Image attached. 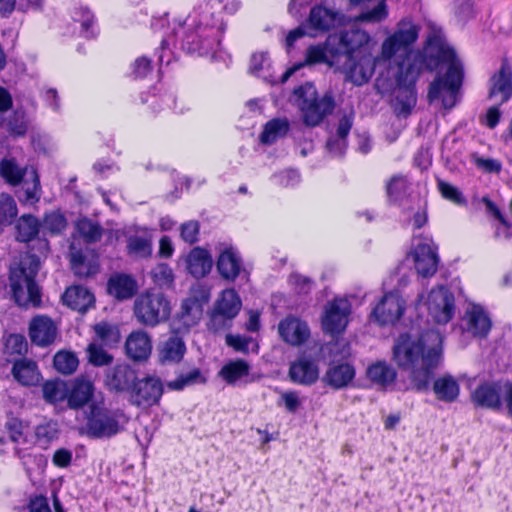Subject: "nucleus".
Segmentation results:
<instances>
[{
    "label": "nucleus",
    "instance_id": "nucleus-32",
    "mask_svg": "<svg viewBox=\"0 0 512 512\" xmlns=\"http://www.w3.org/2000/svg\"><path fill=\"white\" fill-rule=\"evenodd\" d=\"M11 373L15 380L25 386L36 385L41 376L36 362L27 358L16 360Z\"/></svg>",
    "mask_w": 512,
    "mask_h": 512
},
{
    "label": "nucleus",
    "instance_id": "nucleus-57",
    "mask_svg": "<svg viewBox=\"0 0 512 512\" xmlns=\"http://www.w3.org/2000/svg\"><path fill=\"white\" fill-rule=\"evenodd\" d=\"M128 252L137 257H148L152 252L151 242L143 237H130L127 244Z\"/></svg>",
    "mask_w": 512,
    "mask_h": 512
},
{
    "label": "nucleus",
    "instance_id": "nucleus-5",
    "mask_svg": "<svg viewBox=\"0 0 512 512\" xmlns=\"http://www.w3.org/2000/svg\"><path fill=\"white\" fill-rule=\"evenodd\" d=\"M423 63V56L410 47L403 55L399 58L395 57L385 66L389 70H393L392 75L397 83L392 102L397 114L408 115L415 107L417 102L415 83L421 73Z\"/></svg>",
    "mask_w": 512,
    "mask_h": 512
},
{
    "label": "nucleus",
    "instance_id": "nucleus-1",
    "mask_svg": "<svg viewBox=\"0 0 512 512\" xmlns=\"http://www.w3.org/2000/svg\"><path fill=\"white\" fill-rule=\"evenodd\" d=\"M420 27L411 18L401 19L394 31L382 44L379 55L373 56L374 41L371 35L362 29L352 28L328 36L329 49L342 63L345 73L356 85L366 83L377 67L386 66L395 57L413 47L419 36Z\"/></svg>",
    "mask_w": 512,
    "mask_h": 512
},
{
    "label": "nucleus",
    "instance_id": "nucleus-23",
    "mask_svg": "<svg viewBox=\"0 0 512 512\" xmlns=\"http://www.w3.org/2000/svg\"><path fill=\"white\" fill-rule=\"evenodd\" d=\"M135 379L136 373L129 365L118 364L106 371L105 385L111 391H129Z\"/></svg>",
    "mask_w": 512,
    "mask_h": 512
},
{
    "label": "nucleus",
    "instance_id": "nucleus-13",
    "mask_svg": "<svg viewBox=\"0 0 512 512\" xmlns=\"http://www.w3.org/2000/svg\"><path fill=\"white\" fill-rule=\"evenodd\" d=\"M351 313V303L347 298H335L325 307V313L322 318V326L326 333L340 334L347 324Z\"/></svg>",
    "mask_w": 512,
    "mask_h": 512
},
{
    "label": "nucleus",
    "instance_id": "nucleus-25",
    "mask_svg": "<svg viewBox=\"0 0 512 512\" xmlns=\"http://www.w3.org/2000/svg\"><path fill=\"white\" fill-rule=\"evenodd\" d=\"M57 328L53 321L46 316L33 318L29 326L31 341L38 346H47L54 342Z\"/></svg>",
    "mask_w": 512,
    "mask_h": 512
},
{
    "label": "nucleus",
    "instance_id": "nucleus-44",
    "mask_svg": "<svg viewBox=\"0 0 512 512\" xmlns=\"http://www.w3.org/2000/svg\"><path fill=\"white\" fill-rule=\"evenodd\" d=\"M17 239L23 242L32 240L40 229L38 219L30 214L22 215L16 225Z\"/></svg>",
    "mask_w": 512,
    "mask_h": 512
},
{
    "label": "nucleus",
    "instance_id": "nucleus-4",
    "mask_svg": "<svg viewBox=\"0 0 512 512\" xmlns=\"http://www.w3.org/2000/svg\"><path fill=\"white\" fill-rule=\"evenodd\" d=\"M224 29L223 20L213 12L194 10L174 33L183 50L205 56L217 50Z\"/></svg>",
    "mask_w": 512,
    "mask_h": 512
},
{
    "label": "nucleus",
    "instance_id": "nucleus-53",
    "mask_svg": "<svg viewBox=\"0 0 512 512\" xmlns=\"http://www.w3.org/2000/svg\"><path fill=\"white\" fill-rule=\"evenodd\" d=\"M17 215L14 199L6 193L0 194V227L10 225Z\"/></svg>",
    "mask_w": 512,
    "mask_h": 512
},
{
    "label": "nucleus",
    "instance_id": "nucleus-62",
    "mask_svg": "<svg viewBox=\"0 0 512 512\" xmlns=\"http://www.w3.org/2000/svg\"><path fill=\"white\" fill-rule=\"evenodd\" d=\"M289 285L298 294H307L312 287V281L300 274L293 273L288 279Z\"/></svg>",
    "mask_w": 512,
    "mask_h": 512
},
{
    "label": "nucleus",
    "instance_id": "nucleus-55",
    "mask_svg": "<svg viewBox=\"0 0 512 512\" xmlns=\"http://www.w3.org/2000/svg\"><path fill=\"white\" fill-rule=\"evenodd\" d=\"M378 4L372 9L362 12L357 19L368 23H380L388 17L386 0H377Z\"/></svg>",
    "mask_w": 512,
    "mask_h": 512
},
{
    "label": "nucleus",
    "instance_id": "nucleus-10",
    "mask_svg": "<svg viewBox=\"0 0 512 512\" xmlns=\"http://www.w3.org/2000/svg\"><path fill=\"white\" fill-rule=\"evenodd\" d=\"M86 418L85 433L91 438H110L121 430L117 415L105 407L104 401H94Z\"/></svg>",
    "mask_w": 512,
    "mask_h": 512
},
{
    "label": "nucleus",
    "instance_id": "nucleus-31",
    "mask_svg": "<svg viewBox=\"0 0 512 512\" xmlns=\"http://www.w3.org/2000/svg\"><path fill=\"white\" fill-rule=\"evenodd\" d=\"M186 345L178 336L169 337L160 343L158 347V358L162 364L178 363L184 357Z\"/></svg>",
    "mask_w": 512,
    "mask_h": 512
},
{
    "label": "nucleus",
    "instance_id": "nucleus-24",
    "mask_svg": "<svg viewBox=\"0 0 512 512\" xmlns=\"http://www.w3.org/2000/svg\"><path fill=\"white\" fill-rule=\"evenodd\" d=\"M126 353L134 361H145L152 352V340L150 335L143 331H133L125 342Z\"/></svg>",
    "mask_w": 512,
    "mask_h": 512
},
{
    "label": "nucleus",
    "instance_id": "nucleus-3",
    "mask_svg": "<svg viewBox=\"0 0 512 512\" xmlns=\"http://www.w3.org/2000/svg\"><path fill=\"white\" fill-rule=\"evenodd\" d=\"M424 52L438 62H447L449 67L444 76L437 77L429 86L428 101H439L441 106L452 109L459 101V90L463 79V66L455 51L444 41L441 30H433L427 36Z\"/></svg>",
    "mask_w": 512,
    "mask_h": 512
},
{
    "label": "nucleus",
    "instance_id": "nucleus-35",
    "mask_svg": "<svg viewBox=\"0 0 512 512\" xmlns=\"http://www.w3.org/2000/svg\"><path fill=\"white\" fill-rule=\"evenodd\" d=\"M108 292L118 300H125L136 292V283L130 276L114 275L109 279Z\"/></svg>",
    "mask_w": 512,
    "mask_h": 512
},
{
    "label": "nucleus",
    "instance_id": "nucleus-42",
    "mask_svg": "<svg viewBox=\"0 0 512 512\" xmlns=\"http://www.w3.org/2000/svg\"><path fill=\"white\" fill-rule=\"evenodd\" d=\"M289 130V122L285 118H276L267 122L260 135L263 144H272L284 137Z\"/></svg>",
    "mask_w": 512,
    "mask_h": 512
},
{
    "label": "nucleus",
    "instance_id": "nucleus-43",
    "mask_svg": "<svg viewBox=\"0 0 512 512\" xmlns=\"http://www.w3.org/2000/svg\"><path fill=\"white\" fill-rule=\"evenodd\" d=\"M73 21L80 24V34L85 38H93L97 34V24L93 13L87 8H78L73 13Z\"/></svg>",
    "mask_w": 512,
    "mask_h": 512
},
{
    "label": "nucleus",
    "instance_id": "nucleus-64",
    "mask_svg": "<svg viewBox=\"0 0 512 512\" xmlns=\"http://www.w3.org/2000/svg\"><path fill=\"white\" fill-rule=\"evenodd\" d=\"M6 348L13 354H22L27 350V341L20 334H11L6 339Z\"/></svg>",
    "mask_w": 512,
    "mask_h": 512
},
{
    "label": "nucleus",
    "instance_id": "nucleus-63",
    "mask_svg": "<svg viewBox=\"0 0 512 512\" xmlns=\"http://www.w3.org/2000/svg\"><path fill=\"white\" fill-rule=\"evenodd\" d=\"M273 179L278 185L284 187L295 186L300 181V175L297 170L287 169L273 175Z\"/></svg>",
    "mask_w": 512,
    "mask_h": 512
},
{
    "label": "nucleus",
    "instance_id": "nucleus-37",
    "mask_svg": "<svg viewBox=\"0 0 512 512\" xmlns=\"http://www.w3.org/2000/svg\"><path fill=\"white\" fill-rule=\"evenodd\" d=\"M29 172V167L19 166L13 158H4L0 162V175L12 186L21 184L23 178L29 175Z\"/></svg>",
    "mask_w": 512,
    "mask_h": 512
},
{
    "label": "nucleus",
    "instance_id": "nucleus-47",
    "mask_svg": "<svg viewBox=\"0 0 512 512\" xmlns=\"http://www.w3.org/2000/svg\"><path fill=\"white\" fill-rule=\"evenodd\" d=\"M482 201L485 204L487 211L493 214V216L499 221V223L495 226L494 238L499 241H505L510 239V226L504 219L500 210L489 198L484 197Z\"/></svg>",
    "mask_w": 512,
    "mask_h": 512
},
{
    "label": "nucleus",
    "instance_id": "nucleus-50",
    "mask_svg": "<svg viewBox=\"0 0 512 512\" xmlns=\"http://www.w3.org/2000/svg\"><path fill=\"white\" fill-rule=\"evenodd\" d=\"M54 367L62 374H72L78 367V359L72 352L59 351L54 356Z\"/></svg>",
    "mask_w": 512,
    "mask_h": 512
},
{
    "label": "nucleus",
    "instance_id": "nucleus-7",
    "mask_svg": "<svg viewBox=\"0 0 512 512\" xmlns=\"http://www.w3.org/2000/svg\"><path fill=\"white\" fill-rule=\"evenodd\" d=\"M293 97L302 112L304 122L309 126L321 123L324 117L334 109L333 97L325 94L319 98L312 83H306L294 89Z\"/></svg>",
    "mask_w": 512,
    "mask_h": 512
},
{
    "label": "nucleus",
    "instance_id": "nucleus-16",
    "mask_svg": "<svg viewBox=\"0 0 512 512\" xmlns=\"http://www.w3.org/2000/svg\"><path fill=\"white\" fill-rule=\"evenodd\" d=\"M405 309V300L399 293L389 292L373 309L372 317L381 325L393 324L401 318Z\"/></svg>",
    "mask_w": 512,
    "mask_h": 512
},
{
    "label": "nucleus",
    "instance_id": "nucleus-21",
    "mask_svg": "<svg viewBox=\"0 0 512 512\" xmlns=\"http://www.w3.org/2000/svg\"><path fill=\"white\" fill-rule=\"evenodd\" d=\"M341 22L339 12L329 9L325 6L318 5L311 9L306 26L310 32L318 33L327 32Z\"/></svg>",
    "mask_w": 512,
    "mask_h": 512
},
{
    "label": "nucleus",
    "instance_id": "nucleus-34",
    "mask_svg": "<svg viewBox=\"0 0 512 512\" xmlns=\"http://www.w3.org/2000/svg\"><path fill=\"white\" fill-rule=\"evenodd\" d=\"M433 392L438 400L451 403L458 398L460 386L453 376L443 375L434 381Z\"/></svg>",
    "mask_w": 512,
    "mask_h": 512
},
{
    "label": "nucleus",
    "instance_id": "nucleus-59",
    "mask_svg": "<svg viewBox=\"0 0 512 512\" xmlns=\"http://www.w3.org/2000/svg\"><path fill=\"white\" fill-rule=\"evenodd\" d=\"M87 353L89 362L94 366H105L112 363L113 357L96 343L88 345Z\"/></svg>",
    "mask_w": 512,
    "mask_h": 512
},
{
    "label": "nucleus",
    "instance_id": "nucleus-8",
    "mask_svg": "<svg viewBox=\"0 0 512 512\" xmlns=\"http://www.w3.org/2000/svg\"><path fill=\"white\" fill-rule=\"evenodd\" d=\"M133 311L140 324L153 328L168 320L171 305L163 293L148 291L136 297Z\"/></svg>",
    "mask_w": 512,
    "mask_h": 512
},
{
    "label": "nucleus",
    "instance_id": "nucleus-41",
    "mask_svg": "<svg viewBox=\"0 0 512 512\" xmlns=\"http://www.w3.org/2000/svg\"><path fill=\"white\" fill-rule=\"evenodd\" d=\"M250 372L249 364L241 359L226 363L219 371V376L228 384H235L248 376Z\"/></svg>",
    "mask_w": 512,
    "mask_h": 512
},
{
    "label": "nucleus",
    "instance_id": "nucleus-38",
    "mask_svg": "<svg viewBox=\"0 0 512 512\" xmlns=\"http://www.w3.org/2000/svg\"><path fill=\"white\" fill-rule=\"evenodd\" d=\"M241 307V299L237 292L232 288L223 290L214 304L215 309L234 318L240 312Z\"/></svg>",
    "mask_w": 512,
    "mask_h": 512
},
{
    "label": "nucleus",
    "instance_id": "nucleus-15",
    "mask_svg": "<svg viewBox=\"0 0 512 512\" xmlns=\"http://www.w3.org/2000/svg\"><path fill=\"white\" fill-rule=\"evenodd\" d=\"M94 401H103V397L100 393L96 394L92 381L78 377L72 382L70 388L67 387V405L70 409L78 410L87 405L90 411Z\"/></svg>",
    "mask_w": 512,
    "mask_h": 512
},
{
    "label": "nucleus",
    "instance_id": "nucleus-14",
    "mask_svg": "<svg viewBox=\"0 0 512 512\" xmlns=\"http://www.w3.org/2000/svg\"><path fill=\"white\" fill-rule=\"evenodd\" d=\"M210 293L204 288L194 289L181 305L179 320L185 329L199 323L203 315L204 305L208 303Z\"/></svg>",
    "mask_w": 512,
    "mask_h": 512
},
{
    "label": "nucleus",
    "instance_id": "nucleus-58",
    "mask_svg": "<svg viewBox=\"0 0 512 512\" xmlns=\"http://www.w3.org/2000/svg\"><path fill=\"white\" fill-rule=\"evenodd\" d=\"M37 443L45 448L50 442L58 436V430L55 423L40 424L35 429Z\"/></svg>",
    "mask_w": 512,
    "mask_h": 512
},
{
    "label": "nucleus",
    "instance_id": "nucleus-61",
    "mask_svg": "<svg viewBox=\"0 0 512 512\" xmlns=\"http://www.w3.org/2000/svg\"><path fill=\"white\" fill-rule=\"evenodd\" d=\"M289 413H296L303 404V399L297 391H285L281 393L280 402Z\"/></svg>",
    "mask_w": 512,
    "mask_h": 512
},
{
    "label": "nucleus",
    "instance_id": "nucleus-19",
    "mask_svg": "<svg viewBox=\"0 0 512 512\" xmlns=\"http://www.w3.org/2000/svg\"><path fill=\"white\" fill-rule=\"evenodd\" d=\"M318 63H326L330 66L339 64L338 58L335 53H333L328 46V38L326 39L323 45H312L308 47L306 51L305 61L304 63H300L297 66L289 68L286 70L281 76V82H286L289 77L299 68H301L304 64L313 65Z\"/></svg>",
    "mask_w": 512,
    "mask_h": 512
},
{
    "label": "nucleus",
    "instance_id": "nucleus-11",
    "mask_svg": "<svg viewBox=\"0 0 512 512\" xmlns=\"http://www.w3.org/2000/svg\"><path fill=\"white\" fill-rule=\"evenodd\" d=\"M129 391L131 404L140 408H149L159 402L163 394V385L159 378L147 376L135 379Z\"/></svg>",
    "mask_w": 512,
    "mask_h": 512
},
{
    "label": "nucleus",
    "instance_id": "nucleus-46",
    "mask_svg": "<svg viewBox=\"0 0 512 512\" xmlns=\"http://www.w3.org/2000/svg\"><path fill=\"white\" fill-rule=\"evenodd\" d=\"M410 182L403 175H394L387 183V195L395 203H401L408 195Z\"/></svg>",
    "mask_w": 512,
    "mask_h": 512
},
{
    "label": "nucleus",
    "instance_id": "nucleus-27",
    "mask_svg": "<svg viewBox=\"0 0 512 512\" xmlns=\"http://www.w3.org/2000/svg\"><path fill=\"white\" fill-rule=\"evenodd\" d=\"M213 260L207 250L195 247L186 257V268L194 278L206 276L212 269Z\"/></svg>",
    "mask_w": 512,
    "mask_h": 512
},
{
    "label": "nucleus",
    "instance_id": "nucleus-6",
    "mask_svg": "<svg viewBox=\"0 0 512 512\" xmlns=\"http://www.w3.org/2000/svg\"><path fill=\"white\" fill-rule=\"evenodd\" d=\"M40 268L38 256L30 253L21 255L9 269V287L14 301L19 306H39L41 294L36 282Z\"/></svg>",
    "mask_w": 512,
    "mask_h": 512
},
{
    "label": "nucleus",
    "instance_id": "nucleus-49",
    "mask_svg": "<svg viewBox=\"0 0 512 512\" xmlns=\"http://www.w3.org/2000/svg\"><path fill=\"white\" fill-rule=\"evenodd\" d=\"M76 230L79 235L88 243L100 240L102 228L99 224L87 219H79L76 223Z\"/></svg>",
    "mask_w": 512,
    "mask_h": 512
},
{
    "label": "nucleus",
    "instance_id": "nucleus-45",
    "mask_svg": "<svg viewBox=\"0 0 512 512\" xmlns=\"http://www.w3.org/2000/svg\"><path fill=\"white\" fill-rule=\"evenodd\" d=\"M42 394L46 402L57 404L67 399V385L59 380L46 381L42 385Z\"/></svg>",
    "mask_w": 512,
    "mask_h": 512
},
{
    "label": "nucleus",
    "instance_id": "nucleus-26",
    "mask_svg": "<svg viewBox=\"0 0 512 512\" xmlns=\"http://www.w3.org/2000/svg\"><path fill=\"white\" fill-rule=\"evenodd\" d=\"M70 264L75 275L81 278L90 277L98 272L99 263L96 255L85 254L71 246Z\"/></svg>",
    "mask_w": 512,
    "mask_h": 512
},
{
    "label": "nucleus",
    "instance_id": "nucleus-28",
    "mask_svg": "<svg viewBox=\"0 0 512 512\" xmlns=\"http://www.w3.org/2000/svg\"><path fill=\"white\" fill-rule=\"evenodd\" d=\"M367 378L381 388H388L397 378L396 369L386 361H376L366 370Z\"/></svg>",
    "mask_w": 512,
    "mask_h": 512
},
{
    "label": "nucleus",
    "instance_id": "nucleus-52",
    "mask_svg": "<svg viewBox=\"0 0 512 512\" xmlns=\"http://www.w3.org/2000/svg\"><path fill=\"white\" fill-rule=\"evenodd\" d=\"M98 339L105 345H114L120 340V332L115 325L107 322H100L94 326Z\"/></svg>",
    "mask_w": 512,
    "mask_h": 512
},
{
    "label": "nucleus",
    "instance_id": "nucleus-40",
    "mask_svg": "<svg viewBox=\"0 0 512 512\" xmlns=\"http://www.w3.org/2000/svg\"><path fill=\"white\" fill-rule=\"evenodd\" d=\"M249 72L252 75L261 77L269 83H276L273 73L271 72V61L268 55L264 52L255 53L250 59Z\"/></svg>",
    "mask_w": 512,
    "mask_h": 512
},
{
    "label": "nucleus",
    "instance_id": "nucleus-18",
    "mask_svg": "<svg viewBox=\"0 0 512 512\" xmlns=\"http://www.w3.org/2000/svg\"><path fill=\"white\" fill-rule=\"evenodd\" d=\"M319 366L311 357L301 356L293 361L289 368L291 381L299 385L310 386L319 379Z\"/></svg>",
    "mask_w": 512,
    "mask_h": 512
},
{
    "label": "nucleus",
    "instance_id": "nucleus-48",
    "mask_svg": "<svg viewBox=\"0 0 512 512\" xmlns=\"http://www.w3.org/2000/svg\"><path fill=\"white\" fill-rule=\"evenodd\" d=\"M206 378L198 368H194L185 374L179 375L176 379L167 382V387L171 390L181 391L185 387L199 383H204Z\"/></svg>",
    "mask_w": 512,
    "mask_h": 512
},
{
    "label": "nucleus",
    "instance_id": "nucleus-56",
    "mask_svg": "<svg viewBox=\"0 0 512 512\" xmlns=\"http://www.w3.org/2000/svg\"><path fill=\"white\" fill-rule=\"evenodd\" d=\"M151 277L154 283L160 287H171L174 282L172 269L165 263L158 264L151 271Z\"/></svg>",
    "mask_w": 512,
    "mask_h": 512
},
{
    "label": "nucleus",
    "instance_id": "nucleus-36",
    "mask_svg": "<svg viewBox=\"0 0 512 512\" xmlns=\"http://www.w3.org/2000/svg\"><path fill=\"white\" fill-rule=\"evenodd\" d=\"M472 399L479 406L498 408L501 403L499 387L496 384H482L475 389Z\"/></svg>",
    "mask_w": 512,
    "mask_h": 512
},
{
    "label": "nucleus",
    "instance_id": "nucleus-51",
    "mask_svg": "<svg viewBox=\"0 0 512 512\" xmlns=\"http://www.w3.org/2000/svg\"><path fill=\"white\" fill-rule=\"evenodd\" d=\"M437 188L441 196L453 204L458 206H465L467 204V199L456 186L442 179H437Z\"/></svg>",
    "mask_w": 512,
    "mask_h": 512
},
{
    "label": "nucleus",
    "instance_id": "nucleus-12",
    "mask_svg": "<svg viewBox=\"0 0 512 512\" xmlns=\"http://www.w3.org/2000/svg\"><path fill=\"white\" fill-rule=\"evenodd\" d=\"M438 247L431 239L419 240L415 244L410 256L413 259L414 268L418 275L424 278L432 277L438 269Z\"/></svg>",
    "mask_w": 512,
    "mask_h": 512
},
{
    "label": "nucleus",
    "instance_id": "nucleus-9",
    "mask_svg": "<svg viewBox=\"0 0 512 512\" xmlns=\"http://www.w3.org/2000/svg\"><path fill=\"white\" fill-rule=\"evenodd\" d=\"M418 303L424 304L437 324H447L455 315V297L444 285L432 288L426 296L419 295Z\"/></svg>",
    "mask_w": 512,
    "mask_h": 512
},
{
    "label": "nucleus",
    "instance_id": "nucleus-2",
    "mask_svg": "<svg viewBox=\"0 0 512 512\" xmlns=\"http://www.w3.org/2000/svg\"><path fill=\"white\" fill-rule=\"evenodd\" d=\"M443 338L440 332L428 330L418 338L410 334H401L396 340L392 358L397 366L409 372L411 389L427 391L434 371L443 359Z\"/></svg>",
    "mask_w": 512,
    "mask_h": 512
},
{
    "label": "nucleus",
    "instance_id": "nucleus-39",
    "mask_svg": "<svg viewBox=\"0 0 512 512\" xmlns=\"http://www.w3.org/2000/svg\"><path fill=\"white\" fill-rule=\"evenodd\" d=\"M21 183L23 193L18 196L19 200L30 204L38 202L41 197V186L37 171L33 167H30L29 175L25 176Z\"/></svg>",
    "mask_w": 512,
    "mask_h": 512
},
{
    "label": "nucleus",
    "instance_id": "nucleus-20",
    "mask_svg": "<svg viewBox=\"0 0 512 512\" xmlns=\"http://www.w3.org/2000/svg\"><path fill=\"white\" fill-rule=\"evenodd\" d=\"M512 94V70L503 63L497 73L490 79L489 98L498 105L508 101Z\"/></svg>",
    "mask_w": 512,
    "mask_h": 512
},
{
    "label": "nucleus",
    "instance_id": "nucleus-54",
    "mask_svg": "<svg viewBox=\"0 0 512 512\" xmlns=\"http://www.w3.org/2000/svg\"><path fill=\"white\" fill-rule=\"evenodd\" d=\"M66 226V218L57 211L46 214L42 223L43 230L53 235L61 233Z\"/></svg>",
    "mask_w": 512,
    "mask_h": 512
},
{
    "label": "nucleus",
    "instance_id": "nucleus-60",
    "mask_svg": "<svg viewBox=\"0 0 512 512\" xmlns=\"http://www.w3.org/2000/svg\"><path fill=\"white\" fill-rule=\"evenodd\" d=\"M233 319L234 317L227 316L226 313L213 308L208 322V329L213 332L226 330L230 328Z\"/></svg>",
    "mask_w": 512,
    "mask_h": 512
},
{
    "label": "nucleus",
    "instance_id": "nucleus-30",
    "mask_svg": "<svg viewBox=\"0 0 512 512\" xmlns=\"http://www.w3.org/2000/svg\"><path fill=\"white\" fill-rule=\"evenodd\" d=\"M94 300L91 291L83 286L67 288L63 295L64 303L79 312L87 311L94 304Z\"/></svg>",
    "mask_w": 512,
    "mask_h": 512
},
{
    "label": "nucleus",
    "instance_id": "nucleus-29",
    "mask_svg": "<svg viewBox=\"0 0 512 512\" xmlns=\"http://www.w3.org/2000/svg\"><path fill=\"white\" fill-rule=\"evenodd\" d=\"M241 265V258L232 248L225 249L217 260L219 274L228 281H234L239 276Z\"/></svg>",
    "mask_w": 512,
    "mask_h": 512
},
{
    "label": "nucleus",
    "instance_id": "nucleus-33",
    "mask_svg": "<svg viewBox=\"0 0 512 512\" xmlns=\"http://www.w3.org/2000/svg\"><path fill=\"white\" fill-rule=\"evenodd\" d=\"M355 377V369L348 363L331 366L323 380L334 389L346 387Z\"/></svg>",
    "mask_w": 512,
    "mask_h": 512
},
{
    "label": "nucleus",
    "instance_id": "nucleus-17",
    "mask_svg": "<svg viewBox=\"0 0 512 512\" xmlns=\"http://www.w3.org/2000/svg\"><path fill=\"white\" fill-rule=\"evenodd\" d=\"M460 326L463 333L470 334L473 337L484 338L491 330L492 322L482 306L472 304L465 310Z\"/></svg>",
    "mask_w": 512,
    "mask_h": 512
},
{
    "label": "nucleus",
    "instance_id": "nucleus-22",
    "mask_svg": "<svg viewBox=\"0 0 512 512\" xmlns=\"http://www.w3.org/2000/svg\"><path fill=\"white\" fill-rule=\"evenodd\" d=\"M278 332L283 341L292 346L303 344L310 336L308 325L296 317H286L280 321Z\"/></svg>",
    "mask_w": 512,
    "mask_h": 512
}]
</instances>
